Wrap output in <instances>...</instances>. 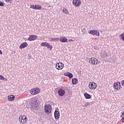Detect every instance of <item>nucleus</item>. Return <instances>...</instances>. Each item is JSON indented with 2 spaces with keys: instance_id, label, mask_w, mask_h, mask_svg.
Segmentation results:
<instances>
[{
  "instance_id": "28",
  "label": "nucleus",
  "mask_w": 124,
  "mask_h": 124,
  "mask_svg": "<svg viewBox=\"0 0 124 124\" xmlns=\"http://www.w3.org/2000/svg\"><path fill=\"white\" fill-rule=\"evenodd\" d=\"M121 84L122 86H123V87H124V80L121 81Z\"/></svg>"
},
{
  "instance_id": "7",
  "label": "nucleus",
  "mask_w": 124,
  "mask_h": 124,
  "mask_svg": "<svg viewBox=\"0 0 124 124\" xmlns=\"http://www.w3.org/2000/svg\"><path fill=\"white\" fill-rule=\"evenodd\" d=\"M113 88H114V89H115V90H116L117 91L121 90L122 89V85H121V82H115L113 85Z\"/></svg>"
},
{
  "instance_id": "18",
  "label": "nucleus",
  "mask_w": 124,
  "mask_h": 124,
  "mask_svg": "<svg viewBox=\"0 0 124 124\" xmlns=\"http://www.w3.org/2000/svg\"><path fill=\"white\" fill-rule=\"evenodd\" d=\"M84 96L86 99H90V98H92V96L88 93H85Z\"/></svg>"
},
{
  "instance_id": "25",
  "label": "nucleus",
  "mask_w": 124,
  "mask_h": 124,
  "mask_svg": "<svg viewBox=\"0 0 124 124\" xmlns=\"http://www.w3.org/2000/svg\"><path fill=\"white\" fill-rule=\"evenodd\" d=\"M88 106H90V103L89 102H86L85 104V107H88Z\"/></svg>"
},
{
  "instance_id": "17",
  "label": "nucleus",
  "mask_w": 124,
  "mask_h": 124,
  "mask_svg": "<svg viewBox=\"0 0 124 124\" xmlns=\"http://www.w3.org/2000/svg\"><path fill=\"white\" fill-rule=\"evenodd\" d=\"M65 76H67L68 77L70 78L73 77V75L70 73V72H66L64 73Z\"/></svg>"
},
{
  "instance_id": "5",
  "label": "nucleus",
  "mask_w": 124,
  "mask_h": 124,
  "mask_svg": "<svg viewBox=\"0 0 124 124\" xmlns=\"http://www.w3.org/2000/svg\"><path fill=\"white\" fill-rule=\"evenodd\" d=\"M52 111V107L49 105H46L45 107V112L46 114H50Z\"/></svg>"
},
{
  "instance_id": "3",
  "label": "nucleus",
  "mask_w": 124,
  "mask_h": 124,
  "mask_svg": "<svg viewBox=\"0 0 124 124\" xmlns=\"http://www.w3.org/2000/svg\"><path fill=\"white\" fill-rule=\"evenodd\" d=\"M89 62L91 64H93V65H97V63H98V60L97 59L94 57H92L89 59Z\"/></svg>"
},
{
  "instance_id": "26",
  "label": "nucleus",
  "mask_w": 124,
  "mask_h": 124,
  "mask_svg": "<svg viewBox=\"0 0 124 124\" xmlns=\"http://www.w3.org/2000/svg\"><path fill=\"white\" fill-rule=\"evenodd\" d=\"M0 6H4V4L1 1H0Z\"/></svg>"
},
{
  "instance_id": "19",
  "label": "nucleus",
  "mask_w": 124,
  "mask_h": 124,
  "mask_svg": "<svg viewBox=\"0 0 124 124\" xmlns=\"http://www.w3.org/2000/svg\"><path fill=\"white\" fill-rule=\"evenodd\" d=\"M72 81L74 85H76L78 83V79L76 78H73Z\"/></svg>"
},
{
  "instance_id": "11",
  "label": "nucleus",
  "mask_w": 124,
  "mask_h": 124,
  "mask_svg": "<svg viewBox=\"0 0 124 124\" xmlns=\"http://www.w3.org/2000/svg\"><path fill=\"white\" fill-rule=\"evenodd\" d=\"M58 94L60 96H63L65 94V91L62 88H60L58 90Z\"/></svg>"
},
{
  "instance_id": "10",
  "label": "nucleus",
  "mask_w": 124,
  "mask_h": 124,
  "mask_svg": "<svg viewBox=\"0 0 124 124\" xmlns=\"http://www.w3.org/2000/svg\"><path fill=\"white\" fill-rule=\"evenodd\" d=\"M88 32L90 33V34L99 36V31H97V30H90Z\"/></svg>"
},
{
  "instance_id": "12",
  "label": "nucleus",
  "mask_w": 124,
  "mask_h": 124,
  "mask_svg": "<svg viewBox=\"0 0 124 124\" xmlns=\"http://www.w3.org/2000/svg\"><path fill=\"white\" fill-rule=\"evenodd\" d=\"M37 39V36L35 35H31L28 38L29 41H33Z\"/></svg>"
},
{
  "instance_id": "14",
  "label": "nucleus",
  "mask_w": 124,
  "mask_h": 124,
  "mask_svg": "<svg viewBox=\"0 0 124 124\" xmlns=\"http://www.w3.org/2000/svg\"><path fill=\"white\" fill-rule=\"evenodd\" d=\"M54 117L56 120H58V119H60V112L58 111V110H56L54 112Z\"/></svg>"
},
{
  "instance_id": "22",
  "label": "nucleus",
  "mask_w": 124,
  "mask_h": 124,
  "mask_svg": "<svg viewBox=\"0 0 124 124\" xmlns=\"http://www.w3.org/2000/svg\"><path fill=\"white\" fill-rule=\"evenodd\" d=\"M0 80H3L4 81H7V78H4L3 76L2 75H0Z\"/></svg>"
},
{
  "instance_id": "20",
  "label": "nucleus",
  "mask_w": 124,
  "mask_h": 124,
  "mask_svg": "<svg viewBox=\"0 0 124 124\" xmlns=\"http://www.w3.org/2000/svg\"><path fill=\"white\" fill-rule=\"evenodd\" d=\"M46 47H47V48L50 50H52V49L53 48V46H52V45H50V44H49V43L47 44Z\"/></svg>"
},
{
  "instance_id": "31",
  "label": "nucleus",
  "mask_w": 124,
  "mask_h": 124,
  "mask_svg": "<svg viewBox=\"0 0 124 124\" xmlns=\"http://www.w3.org/2000/svg\"><path fill=\"white\" fill-rule=\"evenodd\" d=\"M69 42H71L73 41V40L70 39V40H69Z\"/></svg>"
},
{
  "instance_id": "24",
  "label": "nucleus",
  "mask_w": 124,
  "mask_h": 124,
  "mask_svg": "<svg viewBox=\"0 0 124 124\" xmlns=\"http://www.w3.org/2000/svg\"><path fill=\"white\" fill-rule=\"evenodd\" d=\"M59 40V39L58 38H52L51 40H50V41H58Z\"/></svg>"
},
{
  "instance_id": "8",
  "label": "nucleus",
  "mask_w": 124,
  "mask_h": 124,
  "mask_svg": "<svg viewBox=\"0 0 124 124\" xmlns=\"http://www.w3.org/2000/svg\"><path fill=\"white\" fill-rule=\"evenodd\" d=\"M30 8H31L32 9H36V10H41V9H42V7L39 4H36L35 5H31Z\"/></svg>"
},
{
  "instance_id": "27",
  "label": "nucleus",
  "mask_w": 124,
  "mask_h": 124,
  "mask_svg": "<svg viewBox=\"0 0 124 124\" xmlns=\"http://www.w3.org/2000/svg\"><path fill=\"white\" fill-rule=\"evenodd\" d=\"M5 1H6V2L11 3V1H12V0H5Z\"/></svg>"
},
{
  "instance_id": "2",
  "label": "nucleus",
  "mask_w": 124,
  "mask_h": 124,
  "mask_svg": "<svg viewBox=\"0 0 124 124\" xmlns=\"http://www.w3.org/2000/svg\"><path fill=\"white\" fill-rule=\"evenodd\" d=\"M18 121L20 124H26L27 123V122H28V118L27 116H26V115H21L19 117Z\"/></svg>"
},
{
  "instance_id": "23",
  "label": "nucleus",
  "mask_w": 124,
  "mask_h": 124,
  "mask_svg": "<svg viewBox=\"0 0 124 124\" xmlns=\"http://www.w3.org/2000/svg\"><path fill=\"white\" fill-rule=\"evenodd\" d=\"M62 12L64 13V14H67L68 13V10H66V8H63L62 10Z\"/></svg>"
},
{
  "instance_id": "4",
  "label": "nucleus",
  "mask_w": 124,
  "mask_h": 124,
  "mask_svg": "<svg viewBox=\"0 0 124 124\" xmlns=\"http://www.w3.org/2000/svg\"><path fill=\"white\" fill-rule=\"evenodd\" d=\"M64 67V64L62 62L57 63L55 65V68L58 70H61Z\"/></svg>"
},
{
  "instance_id": "30",
  "label": "nucleus",
  "mask_w": 124,
  "mask_h": 124,
  "mask_svg": "<svg viewBox=\"0 0 124 124\" xmlns=\"http://www.w3.org/2000/svg\"><path fill=\"white\" fill-rule=\"evenodd\" d=\"M0 55H2V51L0 50Z\"/></svg>"
},
{
  "instance_id": "13",
  "label": "nucleus",
  "mask_w": 124,
  "mask_h": 124,
  "mask_svg": "<svg viewBox=\"0 0 124 124\" xmlns=\"http://www.w3.org/2000/svg\"><path fill=\"white\" fill-rule=\"evenodd\" d=\"M28 44L27 42H23L22 44L19 46V49H24V48H26V47H28Z\"/></svg>"
},
{
  "instance_id": "29",
  "label": "nucleus",
  "mask_w": 124,
  "mask_h": 124,
  "mask_svg": "<svg viewBox=\"0 0 124 124\" xmlns=\"http://www.w3.org/2000/svg\"><path fill=\"white\" fill-rule=\"evenodd\" d=\"M124 116V111H123V112L122 113V115L121 116V117H123Z\"/></svg>"
},
{
  "instance_id": "21",
  "label": "nucleus",
  "mask_w": 124,
  "mask_h": 124,
  "mask_svg": "<svg viewBox=\"0 0 124 124\" xmlns=\"http://www.w3.org/2000/svg\"><path fill=\"white\" fill-rule=\"evenodd\" d=\"M47 44V42H43L41 44V46H42L43 47H46Z\"/></svg>"
},
{
  "instance_id": "6",
  "label": "nucleus",
  "mask_w": 124,
  "mask_h": 124,
  "mask_svg": "<svg viewBox=\"0 0 124 124\" xmlns=\"http://www.w3.org/2000/svg\"><path fill=\"white\" fill-rule=\"evenodd\" d=\"M97 87V85L95 82H90L89 84V88L90 90H95Z\"/></svg>"
},
{
  "instance_id": "16",
  "label": "nucleus",
  "mask_w": 124,
  "mask_h": 124,
  "mask_svg": "<svg viewBox=\"0 0 124 124\" xmlns=\"http://www.w3.org/2000/svg\"><path fill=\"white\" fill-rule=\"evenodd\" d=\"M60 40L61 42H66V41H67V38L65 37L62 36L60 37Z\"/></svg>"
},
{
  "instance_id": "9",
  "label": "nucleus",
  "mask_w": 124,
  "mask_h": 124,
  "mask_svg": "<svg viewBox=\"0 0 124 124\" xmlns=\"http://www.w3.org/2000/svg\"><path fill=\"white\" fill-rule=\"evenodd\" d=\"M72 3L76 7H78L81 5L82 2L80 0H73Z\"/></svg>"
},
{
  "instance_id": "1",
  "label": "nucleus",
  "mask_w": 124,
  "mask_h": 124,
  "mask_svg": "<svg viewBox=\"0 0 124 124\" xmlns=\"http://www.w3.org/2000/svg\"><path fill=\"white\" fill-rule=\"evenodd\" d=\"M41 90L40 88L38 87L34 88L31 89L30 90V93L31 95H36L40 93Z\"/></svg>"
},
{
  "instance_id": "15",
  "label": "nucleus",
  "mask_w": 124,
  "mask_h": 124,
  "mask_svg": "<svg viewBox=\"0 0 124 124\" xmlns=\"http://www.w3.org/2000/svg\"><path fill=\"white\" fill-rule=\"evenodd\" d=\"M9 101H14L15 100V96L14 95H10L8 96Z\"/></svg>"
}]
</instances>
